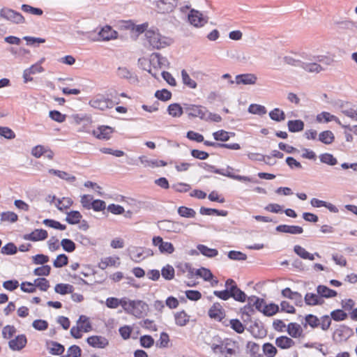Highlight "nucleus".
I'll use <instances>...</instances> for the list:
<instances>
[{
    "instance_id": "f257e3e1",
    "label": "nucleus",
    "mask_w": 357,
    "mask_h": 357,
    "mask_svg": "<svg viewBox=\"0 0 357 357\" xmlns=\"http://www.w3.org/2000/svg\"><path fill=\"white\" fill-rule=\"evenodd\" d=\"M213 354L218 357H235L239 351L238 343L229 338L219 340L211 346Z\"/></svg>"
},
{
    "instance_id": "f03ea898",
    "label": "nucleus",
    "mask_w": 357,
    "mask_h": 357,
    "mask_svg": "<svg viewBox=\"0 0 357 357\" xmlns=\"http://www.w3.org/2000/svg\"><path fill=\"white\" fill-rule=\"evenodd\" d=\"M145 37L152 49L160 50L165 48L173 42L171 38L161 35L157 29H148L145 33Z\"/></svg>"
},
{
    "instance_id": "7ed1b4c3",
    "label": "nucleus",
    "mask_w": 357,
    "mask_h": 357,
    "mask_svg": "<svg viewBox=\"0 0 357 357\" xmlns=\"http://www.w3.org/2000/svg\"><path fill=\"white\" fill-rule=\"evenodd\" d=\"M123 304V310L138 319L146 316L149 310V305L141 300H130L126 298Z\"/></svg>"
},
{
    "instance_id": "20e7f679",
    "label": "nucleus",
    "mask_w": 357,
    "mask_h": 357,
    "mask_svg": "<svg viewBox=\"0 0 357 357\" xmlns=\"http://www.w3.org/2000/svg\"><path fill=\"white\" fill-rule=\"evenodd\" d=\"M153 9L158 13L167 14L174 10L178 0H150Z\"/></svg>"
},
{
    "instance_id": "39448f33",
    "label": "nucleus",
    "mask_w": 357,
    "mask_h": 357,
    "mask_svg": "<svg viewBox=\"0 0 357 357\" xmlns=\"http://www.w3.org/2000/svg\"><path fill=\"white\" fill-rule=\"evenodd\" d=\"M0 17L15 24H22L24 22V17L21 13L8 8L1 9Z\"/></svg>"
},
{
    "instance_id": "423d86ee",
    "label": "nucleus",
    "mask_w": 357,
    "mask_h": 357,
    "mask_svg": "<svg viewBox=\"0 0 357 357\" xmlns=\"http://www.w3.org/2000/svg\"><path fill=\"white\" fill-rule=\"evenodd\" d=\"M152 243L154 246L158 248L159 251L162 254H172L175 250L172 243L164 241L160 236H154Z\"/></svg>"
},
{
    "instance_id": "0eeeda50",
    "label": "nucleus",
    "mask_w": 357,
    "mask_h": 357,
    "mask_svg": "<svg viewBox=\"0 0 357 357\" xmlns=\"http://www.w3.org/2000/svg\"><path fill=\"white\" fill-rule=\"evenodd\" d=\"M188 20L194 26L201 27L207 23L208 19L199 11L192 9L188 14Z\"/></svg>"
},
{
    "instance_id": "6e6552de",
    "label": "nucleus",
    "mask_w": 357,
    "mask_h": 357,
    "mask_svg": "<svg viewBox=\"0 0 357 357\" xmlns=\"http://www.w3.org/2000/svg\"><path fill=\"white\" fill-rule=\"evenodd\" d=\"M188 114L192 117H198L201 119H205L208 110L202 105H190L185 108Z\"/></svg>"
},
{
    "instance_id": "1a4fd4ad",
    "label": "nucleus",
    "mask_w": 357,
    "mask_h": 357,
    "mask_svg": "<svg viewBox=\"0 0 357 357\" xmlns=\"http://www.w3.org/2000/svg\"><path fill=\"white\" fill-rule=\"evenodd\" d=\"M208 316L217 321H221L225 317V310L219 303H214L208 310Z\"/></svg>"
},
{
    "instance_id": "9d476101",
    "label": "nucleus",
    "mask_w": 357,
    "mask_h": 357,
    "mask_svg": "<svg viewBox=\"0 0 357 357\" xmlns=\"http://www.w3.org/2000/svg\"><path fill=\"white\" fill-rule=\"evenodd\" d=\"M185 267L189 271L191 275L195 274L197 276L203 278L205 281H210L213 279V275L209 269L206 268H201L194 271L189 264H185Z\"/></svg>"
},
{
    "instance_id": "9b49d317",
    "label": "nucleus",
    "mask_w": 357,
    "mask_h": 357,
    "mask_svg": "<svg viewBox=\"0 0 357 357\" xmlns=\"http://www.w3.org/2000/svg\"><path fill=\"white\" fill-rule=\"evenodd\" d=\"M276 347L281 349H289L296 345L295 341L290 337L281 335L275 340Z\"/></svg>"
},
{
    "instance_id": "f8f14e48",
    "label": "nucleus",
    "mask_w": 357,
    "mask_h": 357,
    "mask_svg": "<svg viewBox=\"0 0 357 357\" xmlns=\"http://www.w3.org/2000/svg\"><path fill=\"white\" fill-rule=\"evenodd\" d=\"M92 106L95 108L104 110L107 108L113 107L114 102L109 98H105L102 96H99L93 100Z\"/></svg>"
},
{
    "instance_id": "ddd939ff",
    "label": "nucleus",
    "mask_w": 357,
    "mask_h": 357,
    "mask_svg": "<svg viewBox=\"0 0 357 357\" xmlns=\"http://www.w3.org/2000/svg\"><path fill=\"white\" fill-rule=\"evenodd\" d=\"M27 339L25 335H19L8 342L10 349L13 351H20L25 347Z\"/></svg>"
},
{
    "instance_id": "4468645a",
    "label": "nucleus",
    "mask_w": 357,
    "mask_h": 357,
    "mask_svg": "<svg viewBox=\"0 0 357 357\" xmlns=\"http://www.w3.org/2000/svg\"><path fill=\"white\" fill-rule=\"evenodd\" d=\"M287 333L291 338L303 337V330L300 324L296 322H291L287 326Z\"/></svg>"
},
{
    "instance_id": "2eb2a0df",
    "label": "nucleus",
    "mask_w": 357,
    "mask_h": 357,
    "mask_svg": "<svg viewBox=\"0 0 357 357\" xmlns=\"http://www.w3.org/2000/svg\"><path fill=\"white\" fill-rule=\"evenodd\" d=\"M47 231L45 229H35L30 234L24 235L23 238L27 241H43L47 238Z\"/></svg>"
},
{
    "instance_id": "dca6fc26",
    "label": "nucleus",
    "mask_w": 357,
    "mask_h": 357,
    "mask_svg": "<svg viewBox=\"0 0 357 357\" xmlns=\"http://www.w3.org/2000/svg\"><path fill=\"white\" fill-rule=\"evenodd\" d=\"M99 36L102 40H110L118 37V33L112 26L106 25L99 31Z\"/></svg>"
},
{
    "instance_id": "f3484780",
    "label": "nucleus",
    "mask_w": 357,
    "mask_h": 357,
    "mask_svg": "<svg viewBox=\"0 0 357 357\" xmlns=\"http://www.w3.org/2000/svg\"><path fill=\"white\" fill-rule=\"evenodd\" d=\"M112 132L113 129L111 127L105 126H100L93 131V135L100 139H109Z\"/></svg>"
},
{
    "instance_id": "a211bd4d",
    "label": "nucleus",
    "mask_w": 357,
    "mask_h": 357,
    "mask_svg": "<svg viewBox=\"0 0 357 357\" xmlns=\"http://www.w3.org/2000/svg\"><path fill=\"white\" fill-rule=\"evenodd\" d=\"M120 265V259L119 257H107L102 259L98 264V267L102 270L109 266L117 267Z\"/></svg>"
},
{
    "instance_id": "6ab92c4d",
    "label": "nucleus",
    "mask_w": 357,
    "mask_h": 357,
    "mask_svg": "<svg viewBox=\"0 0 357 357\" xmlns=\"http://www.w3.org/2000/svg\"><path fill=\"white\" fill-rule=\"evenodd\" d=\"M276 230L279 232L289 233L292 234H300L303 231V228L300 226L287 225H278L276 227Z\"/></svg>"
},
{
    "instance_id": "aec40b11",
    "label": "nucleus",
    "mask_w": 357,
    "mask_h": 357,
    "mask_svg": "<svg viewBox=\"0 0 357 357\" xmlns=\"http://www.w3.org/2000/svg\"><path fill=\"white\" fill-rule=\"evenodd\" d=\"M257 77L254 74H241L236 76L235 82L237 84H254Z\"/></svg>"
},
{
    "instance_id": "412c9836",
    "label": "nucleus",
    "mask_w": 357,
    "mask_h": 357,
    "mask_svg": "<svg viewBox=\"0 0 357 357\" xmlns=\"http://www.w3.org/2000/svg\"><path fill=\"white\" fill-rule=\"evenodd\" d=\"M139 161L142 165H144L146 167H165L167 165L166 162L164 160H149L145 155H142L139 158Z\"/></svg>"
},
{
    "instance_id": "4be33fe9",
    "label": "nucleus",
    "mask_w": 357,
    "mask_h": 357,
    "mask_svg": "<svg viewBox=\"0 0 357 357\" xmlns=\"http://www.w3.org/2000/svg\"><path fill=\"white\" fill-rule=\"evenodd\" d=\"M317 291L319 296L321 298H333L335 297L337 295V293L336 291L331 289L328 288L326 286L324 285H319L317 287Z\"/></svg>"
},
{
    "instance_id": "5701e85b",
    "label": "nucleus",
    "mask_w": 357,
    "mask_h": 357,
    "mask_svg": "<svg viewBox=\"0 0 357 357\" xmlns=\"http://www.w3.org/2000/svg\"><path fill=\"white\" fill-rule=\"evenodd\" d=\"M46 344L49 352L52 355H61L65 350L64 347L56 342L48 341Z\"/></svg>"
},
{
    "instance_id": "b1692460",
    "label": "nucleus",
    "mask_w": 357,
    "mask_h": 357,
    "mask_svg": "<svg viewBox=\"0 0 357 357\" xmlns=\"http://www.w3.org/2000/svg\"><path fill=\"white\" fill-rule=\"evenodd\" d=\"M304 299L307 305H322L324 302V299L321 298L319 294L313 293H307L305 295Z\"/></svg>"
},
{
    "instance_id": "393cba45",
    "label": "nucleus",
    "mask_w": 357,
    "mask_h": 357,
    "mask_svg": "<svg viewBox=\"0 0 357 357\" xmlns=\"http://www.w3.org/2000/svg\"><path fill=\"white\" fill-rule=\"evenodd\" d=\"M174 319L177 326H184L189 322L190 316L184 310H182L174 314Z\"/></svg>"
},
{
    "instance_id": "a878e982",
    "label": "nucleus",
    "mask_w": 357,
    "mask_h": 357,
    "mask_svg": "<svg viewBox=\"0 0 357 357\" xmlns=\"http://www.w3.org/2000/svg\"><path fill=\"white\" fill-rule=\"evenodd\" d=\"M317 121L319 123L324 121L328 123L329 121H334L339 125H342L340 119L335 116L330 114L327 112H323L317 116Z\"/></svg>"
},
{
    "instance_id": "bb28decb",
    "label": "nucleus",
    "mask_w": 357,
    "mask_h": 357,
    "mask_svg": "<svg viewBox=\"0 0 357 357\" xmlns=\"http://www.w3.org/2000/svg\"><path fill=\"white\" fill-rule=\"evenodd\" d=\"M108 340L102 336H91V346L97 348H105L108 345Z\"/></svg>"
},
{
    "instance_id": "cd10ccee",
    "label": "nucleus",
    "mask_w": 357,
    "mask_h": 357,
    "mask_svg": "<svg viewBox=\"0 0 357 357\" xmlns=\"http://www.w3.org/2000/svg\"><path fill=\"white\" fill-rule=\"evenodd\" d=\"M282 296L291 299L298 301L299 303L302 302V296L300 293L297 291H292L291 289L289 287H287L282 290Z\"/></svg>"
},
{
    "instance_id": "c85d7f7f",
    "label": "nucleus",
    "mask_w": 357,
    "mask_h": 357,
    "mask_svg": "<svg viewBox=\"0 0 357 357\" xmlns=\"http://www.w3.org/2000/svg\"><path fill=\"white\" fill-rule=\"evenodd\" d=\"M301 67L307 73H319L323 70L321 65L317 63H302Z\"/></svg>"
},
{
    "instance_id": "c756f323",
    "label": "nucleus",
    "mask_w": 357,
    "mask_h": 357,
    "mask_svg": "<svg viewBox=\"0 0 357 357\" xmlns=\"http://www.w3.org/2000/svg\"><path fill=\"white\" fill-rule=\"evenodd\" d=\"M294 250L296 253V255H298L302 259H309L310 261H313L314 259V255L308 252L305 248H303L301 245H295Z\"/></svg>"
},
{
    "instance_id": "7c9ffc66",
    "label": "nucleus",
    "mask_w": 357,
    "mask_h": 357,
    "mask_svg": "<svg viewBox=\"0 0 357 357\" xmlns=\"http://www.w3.org/2000/svg\"><path fill=\"white\" fill-rule=\"evenodd\" d=\"M264 355L266 357H275L278 354L277 348L271 343L266 342L262 346Z\"/></svg>"
},
{
    "instance_id": "2f4dec72",
    "label": "nucleus",
    "mask_w": 357,
    "mask_h": 357,
    "mask_svg": "<svg viewBox=\"0 0 357 357\" xmlns=\"http://www.w3.org/2000/svg\"><path fill=\"white\" fill-rule=\"evenodd\" d=\"M126 298L119 299L114 297H110L106 300V305L109 308L115 309L121 305L123 308V303L126 302Z\"/></svg>"
},
{
    "instance_id": "473e14b6",
    "label": "nucleus",
    "mask_w": 357,
    "mask_h": 357,
    "mask_svg": "<svg viewBox=\"0 0 357 357\" xmlns=\"http://www.w3.org/2000/svg\"><path fill=\"white\" fill-rule=\"evenodd\" d=\"M289 130L291 132H299L303 130L304 123L301 120H291L287 123Z\"/></svg>"
},
{
    "instance_id": "72a5a7b5",
    "label": "nucleus",
    "mask_w": 357,
    "mask_h": 357,
    "mask_svg": "<svg viewBox=\"0 0 357 357\" xmlns=\"http://www.w3.org/2000/svg\"><path fill=\"white\" fill-rule=\"evenodd\" d=\"M234 132H229L224 130H220L213 133V136L216 141L227 142L230 136H234Z\"/></svg>"
},
{
    "instance_id": "f704fd0d",
    "label": "nucleus",
    "mask_w": 357,
    "mask_h": 357,
    "mask_svg": "<svg viewBox=\"0 0 357 357\" xmlns=\"http://www.w3.org/2000/svg\"><path fill=\"white\" fill-rule=\"evenodd\" d=\"M319 139L325 144H331L334 142L335 136L330 130H325L319 135Z\"/></svg>"
},
{
    "instance_id": "c9c22d12",
    "label": "nucleus",
    "mask_w": 357,
    "mask_h": 357,
    "mask_svg": "<svg viewBox=\"0 0 357 357\" xmlns=\"http://www.w3.org/2000/svg\"><path fill=\"white\" fill-rule=\"evenodd\" d=\"M81 213L77 211H73L67 213L66 221L70 225H75L80 222Z\"/></svg>"
},
{
    "instance_id": "e433bc0d",
    "label": "nucleus",
    "mask_w": 357,
    "mask_h": 357,
    "mask_svg": "<svg viewBox=\"0 0 357 357\" xmlns=\"http://www.w3.org/2000/svg\"><path fill=\"white\" fill-rule=\"evenodd\" d=\"M54 291L61 295L71 294L73 291V287L69 284H57L54 287Z\"/></svg>"
},
{
    "instance_id": "4c0bfd02",
    "label": "nucleus",
    "mask_w": 357,
    "mask_h": 357,
    "mask_svg": "<svg viewBox=\"0 0 357 357\" xmlns=\"http://www.w3.org/2000/svg\"><path fill=\"white\" fill-rule=\"evenodd\" d=\"M181 77L183 83L188 88L195 89L197 87V82L190 77L185 70H181Z\"/></svg>"
},
{
    "instance_id": "58836bf2",
    "label": "nucleus",
    "mask_w": 357,
    "mask_h": 357,
    "mask_svg": "<svg viewBox=\"0 0 357 357\" xmlns=\"http://www.w3.org/2000/svg\"><path fill=\"white\" fill-rule=\"evenodd\" d=\"M167 111L169 114L173 117H180L183 114V109L178 103L169 105Z\"/></svg>"
},
{
    "instance_id": "ea45409f",
    "label": "nucleus",
    "mask_w": 357,
    "mask_h": 357,
    "mask_svg": "<svg viewBox=\"0 0 357 357\" xmlns=\"http://www.w3.org/2000/svg\"><path fill=\"white\" fill-rule=\"evenodd\" d=\"M163 229L169 232H177L179 226L178 222H174L171 220H163L161 222Z\"/></svg>"
},
{
    "instance_id": "a19ab883",
    "label": "nucleus",
    "mask_w": 357,
    "mask_h": 357,
    "mask_svg": "<svg viewBox=\"0 0 357 357\" xmlns=\"http://www.w3.org/2000/svg\"><path fill=\"white\" fill-rule=\"evenodd\" d=\"M197 249L203 255L208 257H215L218 254L216 249L209 248L204 245H199Z\"/></svg>"
},
{
    "instance_id": "79ce46f5",
    "label": "nucleus",
    "mask_w": 357,
    "mask_h": 357,
    "mask_svg": "<svg viewBox=\"0 0 357 357\" xmlns=\"http://www.w3.org/2000/svg\"><path fill=\"white\" fill-rule=\"evenodd\" d=\"M162 276L167 280H171L174 278V268L169 264L164 266L161 270Z\"/></svg>"
},
{
    "instance_id": "37998d69",
    "label": "nucleus",
    "mask_w": 357,
    "mask_h": 357,
    "mask_svg": "<svg viewBox=\"0 0 357 357\" xmlns=\"http://www.w3.org/2000/svg\"><path fill=\"white\" fill-rule=\"evenodd\" d=\"M77 327L81 329L82 333L89 331V321L88 317L84 315H81L77 322Z\"/></svg>"
},
{
    "instance_id": "c03bdc74",
    "label": "nucleus",
    "mask_w": 357,
    "mask_h": 357,
    "mask_svg": "<svg viewBox=\"0 0 357 357\" xmlns=\"http://www.w3.org/2000/svg\"><path fill=\"white\" fill-rule=\"evenodd\" d=\"M279 312V306L275 303L266 304L262 313L268 317L275 315Z\"/></svg>"
},
{
    "instance_id": "a18cd8bd",
    "label": "nucleus",
    "mask_w": 357,
    "mask_h": 357,
    "mask_svg": "<svg viewBox=\"0 0 357 357\" xmlns=\"http://www.w3.org/2000/svg\"><path fill=\"white\" fill-rule=\"evenodd\" d=\"M178 213L181 217L188 218H194L196 215V212L194 209L183 206L178 207Z\"/></svg>"
},
{
    "instance_id": "49530a36",
    "label": "nucleus",
    "mask_w": 357,
    "mask_h": 357,
    "mask_svg": "<svg viewBox=\"0 0 357 357\" xmlns=\"http://www.w3.org/2000/svg\"><path fill=\"white\" fill-rule=\"evenodd\" d=\"M49 173L54 174L58 177L66 181H74L75 180V177L74 176H71L66 172L50 169H49Z\"/></svg>"
},
{
    "instance_id": "de8ad7c7",
    "label": "nucleus",
    "mask_w": 357,
    "mask_h": 357,
    "mask_svg": "<svg viewBox=\"0 0 357 357\" xmlns=\"http://www.w3.org/2000/svg\"><path fill=\"white\" fill-rule=\"evenodd\" d=\"M170 342L169 336L167 333L162 332L159 340L156 342V346L159 348H167Z\"/></svg>"
},
{
    "instance_id": "09e8293b",
    "label": "nucleus",
    "mask_w": 357,
    "mask_h": 357,
    "mask_svg": "<svg viewBox=\"0 0 357 357\" xmlns=\"http://www.w3.org/2000/svg\"><path fill=\"white\" fill-rule=\"evenodd\" d=\"M139 324L143 328H144L147 331H149L151 332H155V331H158V326L155 324V321L153 320L146 319L142 320L139 323Z\"/></svg>"
},
{
    "instance_id": "8fccbe9b",
    "label": "nucleus",
    "mask_w": 357,
    "mask_h": 357,
    "mask_svg": "<svg viewBox=\"0 0 357 357\" xmlns=\"http://www.w3.org/2000/svg\"><path fill=\"white\" fill-rule=\"evenodd\" d=\"M17 219V215L12 211L3 212L1 214V220L2 222H9L13 223L15 222Z\"/></svg>"
},
{
    "instance_id": "3c124183",
    "label": "nucleus",
    "mask_w": 357,
    "mask_h": 357,
    "mask_svg": "<svg viewBox=\"0 0 357 357\" xmlns=\"http://www.w3.org/2000/svg\"><path fill=\"white\" fill-rule=\"evenodd\" d=\"M320 320L313 314H307L305 317L304 326L309 325L312 328H314L319 326Z\"/></svg>"
},
{
    "instance_id": "603ef678",
    "label": "nucleus",
    "mask_w": 357,
    "mask_h": 357,
    "mask_svg": "<svg viewBox=\"0 0 357 357\" xmlns=\"http://www.w3.org/2000/svg\"><path fill=\"white\" fill-rule=\"evenodd\" d=\"M35 287L39 288L41 291H46L50 287L49 281L45 278H39L34 280Z\"/></svg>"
},
{
    "instance_id": "864d4df0",
    "label": "nucleus",
    "mask_w": 357,
    "mask_h": 357,
    "mask_svg": "<svg viewBox=\"0 0 357 357\" xmlns=\"http://www.w3.org/2000/svg\"><path fill=\"white\" fill-rule=\"evenodd\" d=\"M73 203V202L70 197H63L61 199H58L56 207L59 211H63L70 208Z\"/></svg>"
},
{
    "instance_id": "5fc2aeb1",
    "label": "nucleus",
    "mask_w": 357,
    "mask_h": 357,
    "mask_svg": "<svg viewBox=\"0 0 357 357\" xmlns=\"http://www.w3.org/2000/svg\"><path fill=\"white\" fill-rule=\"evenodd\" d=\"M43 223L47 227L59 230H65L66 229L65 225H62L59 222L52 219H45Z\"/></svg>"
},
{
    "instance_id": "6e6d98bb",
    "label": "nucleus",
    "mask_w": 357,
    "mask_h": 357,
    "mask_svg": "<svg viewBox=\"0 0 357 357\" xmlns=\"http://www.w3.org/2000/svg\"><path fill=\"white\" fill-rule=\"evenodd\" d=\"M140 345L144 348H151L154 344V339L149 335H144L139 338Z\"/></svg>"
},
{
    "instance_id": "4d7b16f0",
    "label": "nucleus",
    "mask_w": 357,
    "mask_h": 357,
    "mask_svg": "<svg viewBox=\"0 0 357 357\" xmlns=\"http://www.w3.org/2000/svg\"><path fill=\"white\" fill-rule=\"evenodd\" d=\"M17 248L13 243H8L2 247L1 252L6 255H12L16 254Z\"/></svg>"
},
{
    "instance_id": "13d9d810",
    "label": "nucleus",
    "mask_w": 357,
    "mask_h": 357,
    "mask_svg": "<svg viewBox=\"0 0 357 357\" xmlns=\"http://www.w3.org/2000/svg\"><path fill=\"white\" fill-rule=\"evenodd\" d=\"M269 116L272 120L276 121H281L284 120L285 114L284 112L279 108H275L273 110L271 111L269 113Z\"/></svg>"
},
{
    "instance_id": "bf43d9fd",
    "label": "nucleus",
    "mask_w": 357,
    "mask_h": 357,
    "mask_svg": "<svg viewBox=\"0 0 357 357\" xmlns=\"http://www.w3.org/2000/svg\"><path fill=\"white\" fill-rule=\"evenodd\" d=\"M230 326L237 333H243L245 331V326L237 319H231Z\"/></svg>"
},
{
    "instance_id": "052dcab7",
    "label": "nucleus",
    "mask_w": 357,
    "mask_h": 357,
    "mask_svg": "<svg viewBox=\"0 0 357 357\" xmlns=\"http://www.w3.org/2000/svg\"><path fill=\"white\" fill-rule=\"evenodd\" d=\"M68 263V258L65 254H61L57 256L54 261L53 265L55 268H61L66 266Z\"/></svg>"
},
{
    "instance_id": "680f3d73",
    "label": "nucleus",
    "mask_w": 357,
    "mask_h": 357,
    "mask_svg": "<svg viewBox=\"0 0 357 357\" xmlns=\"http://www.w3.org/2000/svg\"><path fill=\"white\" fill-rule=\"evenodd\" d=\"M331 317L334 321H340L347 318V314L342 310H335L331 312Z\"/></svg>"
},
{
    "instance_id": "e2e57ef3",
    "label": "nucleus",
    "mask_w": 357,
    "mask_h": 357,
    "mask_svg": "<svg viewBox=\"0 0 357 357\" xmlns=\"http://www.w3.org/2000/svg\"><path fill=\"white\" fill-rule=\"evenodd\" d=\"M155 96L160 100L167 101L172 98V93L167 89H162L156 91Z\"/></svg>"
},
{
    "instance_id": "0e129e2a",
    "label": "nucleus",
    "mask_w": 357,
    "mask_h": 357,
    "mask_svg": "<svg viewBox=\"0 0 357 357\" xmlns=\"http://www.w3.org/2000/svg\"><path fill=\"white\" fill-rule=\"evenodd\" d=\"M22 10L27 13H31L34 15H42L43 13V11L42 9L39 8H34L27 4H23L22 6Z\"/></svg>"
},
{
    "instance_id": "69168bd1",
    "label": "nucleus",
    "mask_w": 357,
    "mask_h": 357,
    "mask_svg": "<svg viewBox=\"0 0 357 357\" xmlns=\"http://www.w3.org/2000/svg\"><path fill=\"white\" fill-rule=\"evenodd\" d=\"M320 160L326 164L329 165H335L337 164V160L333 155L331 153H324L320 155Z\"/></svg>"
},
{
    "instance_id": "338daca9",
    "label": "nucleus",
    "mask_w": 357,
    "mask_h": 357,
    "mask_svg": "<svg viewBox=\"0 0 357 357\" xmlns=\"http://www.w3.org/2000/svg\"><path fill=\"white\" fill-rule=\"evenodd\" d=\"M61 245L63 249L68 252H73L75 250V243L68 238H64L61 241Z\"/></svg>"
},
{
    "instance_id": "774afa93",
    "label": "nucleus",
    "mask_w": 357,
    "mask_h": 357,
    "mask_svg": "<svg viewBox=\"0 0 357 357\" xmlns=\"http://www.w3.org/2000/svg\"><path fill=\"white\" fill-rule=\"evenodd\" d=\"M51 267L49 265H43L35 268L33 274L38 276H47L50 273Z\"/></svg>"
}]
</instances>
